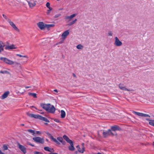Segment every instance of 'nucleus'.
<instances>
[{
	"label": "nucleus",
	"instance_id": "obj_20",
	"mask_svg": "<svg viewBox=\"0 0 154 154\" xmlns=\"http://www.w3.org/2000/svg\"><path fill=\"white\" fill-rule=\"evenodd\" d=\"M119 130V127L117 125H115L111 127V131H116L117 130Z\"/></svg>",
	"mask_w": 154,
	"mask_h": 154
},
{
	"label": "nucleus",
	"instance_id": "obj_18",
	"mask_svg": "<svg viewBox=\"0 0 154 154\" xmlns=\"http://www.w3.org/2000/svg\"><path fill=\"white\" fill-rule=\"evenodd\" d=\"M16 48L14 45L12 44L10 46H6L5 47V49L6 50H11L15 49Z\"/></svg>",
	"mask_w": 154,
	"mask_h": 154
},
{
	"label": "nucleus",
	"instance_id": "obj_28",
	"mask_svg": "<svg viewBox=\"0 0 154 154\" xmlns=\"http://www.w3.org/2000/svg\"><path fill=\"white\" fill-rule=\"evenodd\" d=\"M149 124L150 125L154 126V120H149Z\"/></svg>",
	"mask_w": 154,
	"mask_h": 154
},
{
	"label": "nucleus",
	"instance_id": "obj_46",
	"mask_svg": "<svg viewBox=\"0 0 154 154\" xmlns=\"http://www.w3.org/2000/svg\"><path fill=\"white\" fill-rule=\"evenodd\" d=\"M76 148H78V149H80V148L79 146V145H78V146H76Z\"/></svg>",
	"mask_w": 154,
	"mask_h": 154
},
{
	"label": "nucleus",
	"instance_id": "obj_42",
	"mask_svg": "<svg viewBox=\"0 0 154 154\" xmlns=\"http://www.w3.org/2000/svg\"><path fill=\"white\" fill-rule=\"evenodd\" d=\"M54 121L55 122H58V123L60 122L59 120L58 119H54Z\"/></svg>",
	"mask_w": 154,
	"mask_h": 154
},
{
	"label": "nucleus",
	"instance_id": "obj_43",
	"mask_svg": "<svg viewBox=\"0 0 154 154\" xmlns=\"http://www.w3.org/2000/svg\"><path fill=\"white\" fill-rule=\"evenodd\" d=\"M36 133L37 134H42V133L40 131H36Z\"/></svg>",
	"mask_w": 154,
	"mask_h": 154
},
{
	"label": "nucleus",
	"instance_id": "obj_29",
	"mask_svg": "<svg viewBox=\"0 0 154 154\" xmlns=\"http://www.w3.org/2000/svg\"><path fill=\"white\" fill-rule=\"evenodd\" d=\"M44 149H45V150L47 151L50 152H51V148L48 147H45L44 148Z\"/></svg>",
	"mask_w": 154,
	"mask_h": 154
},
{
	"label": "nucleus",
	"instance_id": "obj_54",
	"mask_svg": "<svg viewBox=\"0 0 154 154\" xmlns=\"http://www.w3.org/2000/svg\"><path fill=\"white\" fill-rule=\"evenodd\" d=\"M46 140L48 142V139H46Z\"/></svg>",
	"mask_w": 154,
	"mask_h": 154
},
{
	"label": "nucleus",
	"instance_id": "obj_4",
	"mask_svg": "<svg viewBox=\"0 0 154 154\" xmlns=\"http://www.w3.org/2000/svg\"><path fill=\"white\" fill-rule=\"evenodd\" d=\"M103 131L102 134L103 136L104 137H106L109 135L113 136L115 135V134L112 132L111 130L110 129H109L107 131L101 130V131Z\"/></svg>",
	"mask_w": 154,
	"mask_h": 154
},
{
	"label": "nucleus",
	"instance_id": "obj_24",
	"mask_svg": "<svg viewBox=\"0 0 154 154\" xmlns=\"http://www.w3.org/2000/svg\"><path fill=\"white\" fill-rule=\"evenodd\" d=\"M55 25L54 24H45V28H46L48 29H49V28L51 27H53Z\"/></svg>",
	"mask_w": 154,
	"mask_h": 154
},
{
	"label": "nucleus",
	"instance_id": "obj_1",
	"mask_svg": "<svg viewBox=\"0 0 154 154\" xmlns=\"http://www.w3.org/2000/svg\"><path fill=\"white\" fill-rule=\"evenodd\" d=\"M41 106L46 111L51 113H54L55 110V108L53 105H51L50 103L45 104L41 103Z\"/></svg>",
	"mask_w": 154,
	"mask_h": 154
},
{
	"label": "nucleus",
	"instance_id": "obj_48",
	"mask_svg": "<svg viewBox=\"0 0 154 154\" xmlns=\"http://www.w3.org/2000/svg\"><path fill=\"white\" fill-rule=\"evenodd\" d=\"M54 91L57 93L58 92V91L57 89H55L54 90Z\"/></svg>",
	"mask_w": 154,
	"mask_h": 154
},
{
	"label": "nucleus",
	"instance_id": "obj_5",
	"mask_svg": "<svg viewBox=\"0 0 154 154\" xmlns=\"http://www.w3.org/2000/svg\"><path fill=\"white\" fill-rule=\"evenodd\" d=\"M32 140L35 142L41 144H43L44 143V140L43 138L39 137H33Z\"/></svg>",
	"mask_w": 154,
	"mask_h": 154
},
{
	"label": "nucleus",
	"instance_id": "obj_6",
	"mask_svg": "<svg viewBox=\"0 0 154 154\" xmlns=\"http://www.w3.org/2000/svg\"><path fill=\"white\" fill-rule=\"evenodd\" d=\"M114 45L116 46H120L122 45V42L120 41L117 37H115Z\"/></svg>",
	"mask_w": 154,
	"mask_h": 154
},
{
	"label": "nucleus",
	"instance_id": "obj_52",
	"mask_svg": "<svg viewBox=\"0 0 154 154\" xmlns=\"http://www.w3.org/2000/svg\"><path fill=\"white\" fill-rule=\"evenodd\" d=\"M78 151H76L75 152V154H77V153H78Z\"/></svg>",
	"mask_w": 154,
	"mask_h": 154
},
{
	"label": "nucleus",
	"instance_id": "obj_35",
	"mask_svg": "<svg viewBox=\"0 0 154 154\" xmlns=\"http://www.w3.org/2000/svg\"><path fill=\"white\" fill-rule=\"evenodd\" d=\"M3 149L4 150H6L8 149V147L6 145H4L3 146Z\"/></svg>",
	"mask_w": 154,
	"mask_h": 154
},
{
	"label": "nucleus",
	"instance_id": "obj_14",
	"mask_svg": "<svg viewBox=\"0 0 154 154\" xmlns=\"http://www.w3.org/2000/svg\"><path fill=\"white\" fill-rule=\"evenodd\" d=\"M76 15L77 14H73L69 16L66 17H65V20H68V21H70L72 18L76 16Z\"/></svg>",
	"mask_w": 154,
	"mask_h": 154
},
{
	"label": "nucleus",
	"instance_id": "obj_30",
	"mask_svg": "<svg viewBox=\"0 0 154 154\" xmlns=\"http://www.w3.org/2000/svg\"><path fill=\"white\" fill-rule=\"evenodd\" d=\"M27 131L29 133L32 134L33 135H34L35 134V131L32 129H28L27 130Z\"/></svg>",
	"mask_w": 154,
	"mask_h": 154
},
{
	"label": "nucleus",
	"instance_id": "obj_45",
	"mask_svg": "<svg viewBox=\"0 0 154 154\" xmlns=\"http://www.w3.org/2000/svg\"><path fill=\"white\" fill-rule=\"evenodd\" d=\"M72 75H73V77H75V78H77L76 76V75L74 73H73L72 74Z\"/></svg>",
	"mask_w": 154,
	"mask_h": 154
},
{
	"label": "nucleus",
	"instance_id": "obj_27",
	"mask_svg": "<svg viewBox=\"0 0 154 154\" xmlns=\"http://www.w3.org/2000/svg\"><path fill=\"white\" fill-rule=\"evenodd\" d=\"M77 21V20L76 19H75L74 20H73L72 21L70 22L68 24V25L69 26H71L73 24H74L76 22V21Z\"/></svg>",
	"mask_w": 154,
	"mask_h": 154
},
{
	"label": "nucleus",
	"instance_id": "obj_12",
	"mask_svg": "<svg viewBox=\"0 0 154 154\" xmlns=\"http://www.w3.org/2000/svg\"><path fill=\"white\" fill-rule=\"evenodd\" d=\"M38 27L41 30H43L45 29V24L42 22H38L37 24Z\"/></svg>",
	"mask_w": 154,
	"mask_h": 154
},
{
	"label": "nucleus",
	"instance_id": "obj_7",
	"mask_svg": "<svg viewBox=\"0 0 154 154\" xmlns=\"http://www.w3.org/2000/svg\"><path fill=\"white\" fill-rule=\"evenodd\" d=\"M45 133L48 136L49 138L52 140L53 141L56 143L58 145L60 144V143L55 138H54L48 132L46 131L45 132Z\"/></svg>",
	"mask_w": 154,
	"mask_h": 154
},
{
	"label": "nucleus",
	"instance_id": "obj_32",
	"mask_svg": "<svg viewBox=\"0 0 154 154\" xmlns=\"http://www.w3.org/2000/svg\"><path fill=\"white\" fill-rule=\"evenodd\" d=\"M0 73L2 74H8L9 72L7 71L4 70V71H0Z\"/></svg>",
	"mask_w": 154,
	"mask_h": 154
},
{
	"label": "nucleus",
	"instance_id": "obj_40",
	"mask_svg": "<svg viewBox=\"0 0 154 154\" xmlns=\"http://www.w3.org/2000/svg\"><path fill=\"white\" fill-rule=\"evenodd\" d=\"M34 154H43L42 153L39 152L35 151L34 152Z\"/></svg>",
	"mask_w": 154,
	"mask_h": 154
},
{
	"label": "nucleus",
	"instance_id": "obj_33",
	"mask_svg": "<svg viewBox=\"0 0 154 154\" xmlns=\"http://www.w3.org/2000/svg\"><path fill=\"white\" fill-rule=\"evenodd\" d=\"M17 56H19L20 57H25L26 58H28V57L27 56H23L20 54H17Z\"/></svg>",
	"mask_w": 154,
	"mask_h": 154
},
{
	"label": "nucleus",
	"instance_id": "obj_37",
	"mask_svg": "<svg viewBox=\"0 0 154 154\" xmlns=\"http://www.w3.org/2000/svg\"><path fill=\"white\" fill-rule=\"evenodd\" d=\"M63 138H62L60 137H58L57 138V140L59 141L60 142L62 141V140H63Z\"/></svg>",
	"mask_w": 154,
	"mask_h": 154
},
{
	"label": "nucleus",
	"instance_id": "obj_47",
	"mask_svg": "<svg viewBox=\"0 0 154 154\" xmlns=\"http://www.w3.org/2000/svg\"><path fill=\"white\" fill-rule=\"evenodd\" d=\"M0 154H5V153L2 152L0 150Z\"/></svg>",
	"mask_w": 154,
	"mask_h": 154
},
{
	"label": "nucleus",
	"instance_id": "obj_17",
	"mask_svg": "<svg viewBox=\"0 0 154 154\" xmlns=\"http://www.w3.org/2000/svg\"><path fill=\"white\" fill-rule=\"evenodd\" d=\"M70 145L68 147L69 150L71 151H73L75 149V148L74 146L73 143L72 141L69 143Z\"/></svg>",
	"mask_w": 154,
	"mask_h": 154
},
{
	"label": "nucleus",
	"instance_id": "obj_53",
	"mask_svg": "<svg viewBox=\"0 0 154 154\" xmlns=\"http://www.w3.org/2000/svg\"><path fill=\"white\" fill-rule=\"evenodd\" d=\"M21 125L23 126L24 125V124H21Z\"/></svg>",
	"mask_w": 154,
	"mask_h": 154
},
{
	"label": "nucleus",
	"instance_id": "obj_51",
	"mask_svg": "<svg viewBox=\"0 0 154 154\" xmlns=\"http://www.w3.org/2000/svg\"><path fill=\"white\" fill-rule=\"evenodd\" d=\"M31 107L35 108L36 109H37V108H35V107L34 106H32Z\"/></svg>",
	"mask_w": 154,
	"mask_h": 154
},
{
	"label": "nucleus",
	"instance_id": "obj_39",
	"mask_svg": "<svg viewBox=\"0 0 154 154\" xmlns=\"http://www.w3.org/2000/svg\"><path fill=\"white\" fill-rule=\"evenodd\" d=\"M26 144L27 145H30L32 147H34L35 146L34 145L32 144L30 142H28L26 143Z\"/></svg>",
	"mask_w": 154,
	"mask_h": 154
},
{
	"label": "nucleus",
	"instance_id": "obj_55",
	"mask_svg": "<svg viewBox=\"0 0 154 154\" xmlns=\"http://www.w3.org/2000/svg\"><path fill=\"white\" fill-rule=\"evenodd\" d=\"M45 124L46 125H48V123H45Z\"/></svg>",
	"mask_w": 154,
	"mask_h": 154
},
{
	"label": "nucleus",
	"instance_id": "obj_56",
	"mask_svg": "<svg viewBox=\"0 0 154 154\" xmlns=\"http://www.w3.org/2000/svg\"><path fill=\"white\" fill-rule=\"evenodd\" d=\"M97 154H102L100 153V152H98Z\"/></svg>",
	"mask_w": 154,
	"mask_h": 154
},
{
	"label": "nucleus",
	"instance_id": "obj_13",
	"mask_svg": "<svg viewBox=\"0 0 154 154\" xmlns=\"http://www.w3.org/2000/svg\"><path fill=\"white\" fill-rule=\"evenodd\" d=\"M9 22L10 25L13 27V28L16 31L19 32L20 31L19 29L15 25L14 23L13 22L11 21L10 20H8Z\"/></svg>",
	"mask_w": 154,
	"mask_h": 154
},
{
	"label": "nucleus",
	"instance_id": "obj_49",
	"mask_svg": "<svg viewBox=\"0 0 154 154\" xmlns=\"http://www.w3.org/2000/svg\"><path fill=\"white\" fill-rule=\"evenodd\" d=\"M49 154H58L54 152V153H50Z\"/></svg>",
	"mask_w": 154,
	"mask_h": 154
},
{
	"label": "nucleus",
	"instance_id": "obj_50",
	"mask_svg": "<svg viewBox=\"0 0 154 154\" xmlns=\"http://www.w3.org/2000/svg\"><path fill=\"white\" fill-rule=\"evenodd\" d=\"M31 88V87H30V86H26L25 87V88Z\"/></svg>",
	"mask_w": 154,
	"mask_h": 154
},
{
	"label": "nucleus",
	"instance_id": "obj_31",
	"mask_svg": "<svg viewBox=\"0 0 154 154\" xmlns=\"http://www.w3.org/2000/svg\"><path fill=\"white\" fill-rule=\"evenodd\" d=\"M83 48V46L81 44H79L76 46V48L79 49H81Z\"/></svg>",
	"mask_w": 154,
	"mask_h": 154
},
{
	"label": "nucleus",
	"instance_id": "obj_57",
	"mask_svg": "<svg viewBox=\"0 0 154 154\" xmlns=\"http://www.w3.org/2000/svg\"><path fill=\"white\" fill-rule=\"evenodd\" d=\"M117 135V134H115V135Z\"/></svg>",
	"mask_w": 154,
	"mask_h": 154
},
{
	"label": "nucleus",
	"instance_id": "obj_9",
	"mask_svg": "<svg viewBox=\"0 0 154 154\" xmlns=\"http://www.w3.org/2000/svg\"><path fill=\"white\" fill-rule=\"evenodd\" d=\"M26 1L28 3L29 7L30 8H32L36 5L35 2L33 0H31L29 1L27 0Z\"/></svg>",
	"mask_w": 154,
	"mask_h": 154
},
{
	"label": "nucleus",
	"instance_id": "obj_41",
	"mask_svg": "<svg viewBox=\"0 0 154 154\" xmlns=\"http://www.w3.org/2000/svg\"><path fill=\"white\" fill-rule=\"evenodd\" d=\"M60 142L61 143H62L63 145H65V143H66V142H65V141H64L63 139L62 140V141H61Z\"/></svg>",
	"mask_w": 154,
	"mask_h": 154
},
{
	"label": "nucleus",
	"instance_id": "obj_8",
	"mask_svg": "<svg viewBox=\"0 0 154 154\" xmlns=\"http://www.w3.org/2000/svg\"><path fill=\"white\" fill-rule=\"evenodd\" d=\"M45 133L48 136L49 138L52 140L53 141L56 143L58 145L60 144V143L55 138H54L48 132L46 131L45 132Z\"/></svg>",
	"mask_w": 154,
	"mask_h": 154
},
{
	"label": "nucleus",
	"instance_id": "obj_10",
	"mask_svg": "<svg viewBox=\"0 0 154 154\" xmlns=\"http://www.w3.org/2000/svg\"><path fill=\"white\" fill-rule=\"evenodd\" d=\"M18 148L22 151L25 154L26 152V148L24 146L21 145L19 143H17Z\"/></svg>",
	"mask_w": 154,
	"mask_h": 154
},
{
	"label": "nucleus",
	"instance_id": "obj_19",
	"mask_svg": "<svg viewBox=\"0 0 154 154\" xmlns=\"http://www.w3.org/2000/svg\"><path fill=\"white\" fill-rule=\"evenodd\" d=\"M5 46L3 42L2 41H0V54L2 51H3L4 47Z\"/></svg>",
	"mask_w": 154,
	"mask_h": 154
},
{
	"label": "nucleus",
	"instance_id": "obj_34",
	"mask_svg": "<svg viewBox=\"0 0 154 154\" xmlns=\"http://www.w3.org/2000/svg\"><path fill=\"white\" fill-rule=\"evenodd\" d=\"M113 35V33L111 31H109L108 32V35L109 36H112Z\"/></svg>",
	"mask_w": 154,
	"mask_h": 154
},
{
	"label": "nucleus",
	"instance_id": "obj_26",
	"mask_svg": "<svg viewBox=\"0 0 154 154\" xmlns=\"http://www.w3.org/2000/svg\"><path fill=\"white\" fill-rule=\"evenodd\" d=\"M28 95L29 96H32L35 98L37 97L36 96V94L35 93L29 92L28 93Z\"/></svg>",
	"mask_w": 154,
	"mask_h": 154
},
{
	"label": "nucleus",
	"instance_id": "obj_3",
	"mask_svg": "<svg viewBox=\"0 0 154 154\" xmlns=\"http://www.w3.org/2000/svg\"><path fill=\"white\" fill-rule=\"evenodd\" d=\"M0 60L3 61L4 63L9 65H14L15 66H18L20 65V63L16 62H14L8 59L3 57L0 58Z\"/></svg>",
	"mask_w": 154,
	"mask_h": 154
},
{
	"label": "nucleus",
	"instance_id": "obj_2",
	"mask_svg": "<svg viewBox=\"0 0 154 154\" xmlns=\"http://www.w3.org/2000/svg\"><path fill=\"white\" fill-rule=\"evenodd\" d=\"M26 114L29 117H30L34 118L36 119H39L40 120L47 122H50L46 118L43 117L41 116L33 114H31L28 112H26Z\"/></svg>",
	"mask_w": 154,
	"mask_h": 154
},
{
	"label": "nucleus",
	"instance_id": "obj_11",
	"mask_svg": "<svg viewBox=\"0 0 154 154\" xmlns=\"http://www.w3.org/2000/svg\"><path fill=\"white\" fill-rule=\"evenodd\" d=\"M133 112L136 115L140 116L145 117H150L149 115L148 114H144L142 113H140L138 112L133 111Z\"/></svg>",
	"mask_w": 154,
	"mask_h": 154
},
{
	"label": "nucleus",
	"instance_id": "obj_25",
	"mask_svg": "<svg viewBox=\"0 0 154 154\" xmlns=\"http://www.w3.org/2000/svg\"><path fill=\"white\" fill-rule=\"evenodd\" d=\"M84 143H82V149H78V151L79 152H81V153H83L84 152V151H85V148L84 146Z\"/></svg>",
	"mask_w": 154,
	"mask_h": 154
},
{
	"label": "nucleus",
	"instance_id": "obj_38",
	"mask_svg": "<svg viewBox=\"0 0 154 154\" xmlns=\"http://www.w3.org/2000/svg\"><path fill=\"white\" fill-rule=\"evenodd\" d=\"M50 4L49 2H47L46 4V6L48 8H51L50 6Z\"/></svg>",
	"mask_w": 154,
	"mask_h": 154
},
{
	"label": "nucleus",
	"instance_id": "obj_22",
	"mask_svg": "<svg viewBox=\"0 0 154 154\" xmlns=\"http://www.w3.org/2000/svg\"><path fill=\"white\" fill-rule=\"evenodd\" d=\"M9 94V92L7 91L5 92L2 96V99H4L6 98Z\"/></svg>",
	"mask_w": 154,
	"mask_h": 154
},
{
	"label": "nucleus",
	"instance_id": "obj_15",
	"mask_svg": "<svg viewBox=\"0 0 154 154\" xmlns=\"http://www.w3.org/2000/svg\"><path fill=\"white\" fill-rule=\"evenodd\" d=\"M119 88L122 90H125L127 91H130L131 90L129 89H128L126 88L125 87H124L123 85L121 84H120L119 85Z\"/></svg>",
	"mask_w": 154,
	"mask_h": 154
},
{
	"label": "nucleus",
	"instance_id": "obj_44",
	"mask_svg": "<svg viewBox=\"0 0 154 154\" xmlns=\"http://www.w3.org/2000/svg\"><path fill=\"white\" fill-rule=\"evenodd\" d=\"M2 16H3V17L5 18L6 19H7V17L5 15L3 14L2 15Z\"/></svg>",
	"mask_w": 154,
	"mask_h": 154
},
{
	"label": "nucleus",
	"instance_id": "obj_36",
	"mask_svg": "<svg viewBox=\"0 0 154 154\" xmlns=\"http://www.w3.org/2000/svg\"><path fill=\"white\" fill-rule=\"evenodd\" d=\"M49 8V10H48L47 11V14H49L50 13V11L52 10V8Z\"/></svg>",
	"mask_w": 154,
	"mask_h": 154
},
{
	"label": "nucleus",
	"instance_id": "obj_21",
	"mask_svg": "<svg viewBox=\"0 0 154 154\" xmlns=\"http://www.w3.org/2000/svg\"><path fill=\"white\" fill-rule=\"evenodd\" d=\"M63 139L66 140V141L68 143H69L72 142V141L70 140L69 138L66 135H65L63 136Z\"/></svg>",
	"mask_w": 154,
	"mask_h": 154
},
{
	"label": "nucleus",
	"instance_id": "obj_23",
	"mask_svg": "<svg viewBox=\"0 0 154 154\" xmlns=\"http://www.w3.org/2000/svg\"><path fill=\"white\" fill-rule=\"evenodd\" d=\"M60 116L61 118L62 119L64 118L66 116L65 112L63 110H61L60 111Z\"/></svg>",
	"mask_w": 154,
	"mask_h": 154
},
{
	"label": "nucleus",
	"instance_id": "obj_16",
	"mask_svg": "<svg viewBox=\"0 0 154 154\" xmlns=\"http://www.w3.org/2000/svg\"><path fill=\"white\" fill-rule=\"evenodd\" d=\"M69 30H66L62 34L61 36L63 38L65 39L67 36L69 34Z\"/></svg>",
	"mask_w": 154,
	"mask_h": 154
}]
</instances>
